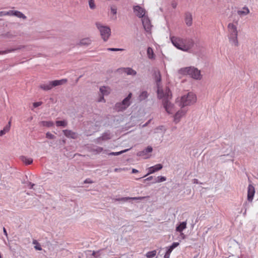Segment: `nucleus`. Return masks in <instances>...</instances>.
<instances>
[{"instance_id":"obj_1","label":"nucleus","mask_w":258,"mask_h":258,"mask_svg":"<svg viewBox=\"0 0 258 258\" xmlns=\"http://www.w3.org/2000/svg\"><path fill=\"white\" fill-rule=\"evenodd\" d=\"M156 81L158 85V97L163 99V105L166 111L168 114H172L175 110L174 105L170 101L172 98V94L170 90L166 88L164 91L159 87L158 83L161 81V76L159 72L156 76Z\"/></svg>"},{"instance_id":"obj_2","label":"nucleus","mask_w":258,"mask_h":258,"mask_svg":"<svg viewBox=\"0 0 258 258\" xmlns=\"http://www.w3.org/2000/svg\"><path fill=\"white\" fill-rule=\"evenodd\" d=\"M170 40L175 47L185 51L190 49L194 44L192 39H183L179 37L171 36Z\"/></svg>"},{"instance_id":"obj_3","label":"nucleus","mask_w":258,"mask_h":258,"mask_svg":"<svg viewBox=\"0 0 258 258\" xmlns=\"http://www.w3.org/2000/svg\"><path fill=\"white\" fill-rule=\"evenodd\" d=\"M197 97L195 94L191 92L182 96L180 99L179 106L183 108L184 106L190 105L196 102Z\"/></svg>"},{"instance_id":"obj_4","label":"nucleus","mask_w":258,"mask_h":258,"mask_svg":"<svg viewBox=\"0 0 258 258\" xmlns=\"http://www.w3.org/2000/svg\"><path fill=\"white\" fill-rule=\"evenodd\" d=\"M180 74L184 75H189L191 77L195 79H200V71L194 67H186L181 68L179 70Z\"/></svg>"},{"instance_id":"obj_5","label":"nucleus","mask_w":258,"mask_h":258,"mask_svg":"<svg viewBox=\"0 0 258 258\" xmlns=\"http://www.w3.org/2000/svg\"><path fill=\"white\" fill-rule=\"evenodd\" d=\"M228 29L229 33V39L232 41L235 46H238L237 30L236 26L230 23L228 26Z\"/></svg>"},{"instance_id":"obj_6","label":"nucleus","mask_w":258,"mask_h":258,"mask_svg":"<svg viewBox=\"0 0 258 258\" xmlns=\"http://www.w3.org/2000/svg\"><path fill=\"white\" fill-rule=\"evenodd\" d=\"M132 94L130 93L121 103H116L115 106V109L117 111H121L125 110L126 108H127L131 104L130 100L132 98Z\"/></svg>"},{"instance_id":"obj_7","label":"nucleus","mask_w":258,"mask_h":258,"mask_svg":"<svg viewBox=\"0 0 258 258\" xmlns=\"http://www.w3.org/2000/svg\"><path fill=\"white\" fill-rule=\"evenodd\" d=\"M96 26L100 32L102 38L104 41H106L110 35V29L107 27L101 26L99 23H96Z\"/></svg>"},{"instance_id":"obj_8","label":"nucleus","mask_w":258,"mask_h":258,"mask_svg":"<svg viewBox=\"0 0 258 258\" xmlns=\"http://www.w3.org/2000/svg\"><path fill=\"white\" fill-rule=\"evenodd\" d=\"M142 24L144 26V28L145 31L149 33H151V29L152 28V25H151V21L149 19L148 16L146 17H144L142 19Z\"/></svg>"},{"instance_id":"obj_9","label":"nucleus","mask_w":258,"mask_h":258,"mask_svg":"<svg viewBox=\"0 0 258 258\" xmlns=\"http://www.w3.org/2000/svg\"><path fill=\"white\" fill-rule=\"evenodd\" d=\"M133 9L137 16L139 18H143L144 17H146L147 16L146 15V11L145 9L140 6H135Z\"/></svg>"},{"instance_id":"obj_10","label":"nucleus","mask_w":258,"mask_h":258,"mask_svg":"<svg viewBox=\"0 0 258 258\" xmlns=\"http://www.w3.org/2000/svg\"><path fill=\"white\" fill-rule=\"evenodd\" d=\"M186 112V110L184 109H181L178 111L174 116V121L177 123L179 121L180 118L183 116Z\"/></svg>"},{"instance_id":"obj_11","label":"nucleus","mask_w":258,"mask_h":258,"mask_svg":"<svg viewBox=\"0 0 258 258\" xmlns=\"http://www.w3.org/2000/svg\"><path fill=\"white\" fill-rule=\"evenodd\" d=\"M178 242H173L171 246L167 247V251L164 255V258H170V254L174 248L179 245Z\"/></svg>"},{"instance_id":"obj_12","label":"nucleus","mask_w":258,"mask_h":258,"mask_svg":"<svg viewBox=\"0 0 258 258\" xmlns=\"http://www.w3.org/2000/svg\"><path fill=\"white\" fill-rule=\"evenodd\" d=\"M255 193L254 187L251 184L248 185V193H247V200L249 202H251L253 200V197Z\"/></svg>"},{"instance_id":"obj_13","label":"nucleus","mask_w":258,"mask_h":258,"mask_svg":"<svg viewBox=\"0 0 258 258\" xmlns=\"http://www.w3.org/2000/svg\"><path fill=\"white\" fill-rule=\"evenodd\" d=\"M163 167V166L161 164H158L155 165V166L149 167L148 170V173L147 175L152 174L154 173L156 171H159L161 170Z\"/></svg>"},{"instance_id":"obj_14","label":"nucleus","mask_w":258,"mask_h":258,"mask_svg":"<svg viewBox=\"0 0 258 258\" xmlns=\"http://www.w3.org/2000/svg\"><path fill=\"white\" fill-rule=\"evenodd\" d=\"M100 91L103 96L107 95L109 94L110 89L109 88L107 87H102L100 88ZM104 100L103 96L100 97V98L98 100L99 102H101Z\"/></svg>"},{"instance_id":"obj_15","label":"nucleus","mask_w":258,"mask_h":258,"mask_svg":"<svg viewBox=\"0 0 258 258\" xmlns=\"http://www.w3.org/2000/svg\"><path fill=\"white\" fill-rule=\"evenodd\" d=\"M63 132L64 135L68 138H70L74 139H76L77 138V134L76 133L73 132L70 130H63Z\"/></svg>"},{"instance_id":"obj_16","label":"nucleus","mask_w":258,"mask_h":258,"mask_svg":"<svg viewBox=\"0 0 258 258\" xmlns=\"http://www.w3.org/2000/svg\"><path fill=\"white\" fill-rule=\"evenodd\" d=\"M68 80L66 79H63L60 80H54L50 81L52 85V87H55L57 86L61 85L67 82Z\"/></svg>"},{"instance_id":"obj_17","label":"nucleus","mask_w":258,"mask_h":258,"mask_svg":"<svg viewBox=\"0 0 258 258\" xmlns=\"http://www.w3.org/2000/svg\"><path fill=\"white\" fill-rule=\"evenodd\" d=\"M185 22L188 26H190L192 24V17L190 13H187L185 15Z\"/></svg>"},{"instance_id":"obj_18","label":"nucleus","mask_w":258,"mask_h":258,"mask_svg":"<svg viewBox=\"0 0 258 258\" xmlns=\"http://www.w3.org/2000/svg\"><path fill=\"white\" fill-rule=\"evenodd\" d=\"M21 160L26 165H30L32 163L33 159L26 156H22L20 157Z\"/></svg>"},{"instance_id":"obj_19","label":"nucleus","mask_w":258,"mask_h":258,"mask_svg":"<svg viewBox=\"0 0 258 258\" xmlns=\"http://www.w3.org/2000/svg\"><path fill=\"white\" fill-rule=\"evenodd\" d=\"M39 87L45 91H48L52 88L51 82L50 81L48 83L41 84Z\"/></svg>"},{"instance_id":"obj_20","label":"nucleus","mask_w":258,"mask_h":258,"mask_svg":"<svg viewBox=\"0 0 258 258\" xmlns=\"http://www.w3.org/2000/svg\"><path fill=\"white\" fill-rule=\"evenodd\" d=\"M186 228V222H182L177 226L176 228V230L178 232H181L184 229Z\"/></svg>"},{"instance_id":"obj_21","label":"nucleus","mask_w":258,"mask_h":258,"mask_svg":"<svg viewBox=\"0 0 258 258\" xmlns=\"http://www.w3.org/2000/svg\"><path fill=\"white\" fill-rule=\"evenodd\" d=\"M91 42V41L89 38H85L81 40L79 43V45L82 46H87L89 45Z\"/></svg>"},{"instance_id":"obj_22","label":"nucleus","mask_w":258,"mask_h":258,"mask_svg":"<svg viewBox=\"0 0 258 258\" xmlns=\"http://www.w3.org/2000/svg\"><path fill=\"white\" fill-rule=\"evenodd\" d=\"M123 71L128 75L135 76L137 74L136 71L130 68H124Z\"/></svg>"},{"instance_id":"obj_23","label":"nucleus","mask_w":258,"mask_h":258,"mask_svg":"<svg viewBox=\"0 0 258 258\" xmlns=\"http://www.w3.org/2000/svg\"><path fill=\"white\" fill-rule=\"evenodd\" d=\"M148 96V94L147 91H142L139 96V100L141 101L145 100Z\"/></svg>"},{"instance_id":"obj_24","label":"nucleus","mask_w":258,"mask_h":258,"mask_svg":"<svg viewBox=\"0 0 258 258\" xmlns=\"http://www.w3.org/2000/svg\"><path fill=\"white\" fill-rule=\"evenodd\" d=\"M40 124L41 126L50 127L54 125V123L51 121H42L40 122Z\"/></svg>"},{"instance_id":"obj_25","label":"nucleus","mask_w":258,"mask_h":258,"mask_svg":"<svg viewBox=\"0 0 258 258\" xmlns=\"http://www.w3.org/2000/svg\"><path fill=\"white\" fill-rule=\"evenodd\" d=\"M149 198V196H147V197H134V198H130V197H126V198H123L122 199H121L120 200H121V201H127L129 199H132V200H143L144 199H146V198Z\"/></svg>"},{"instance_id":"obj_26","label":"nucleus","mask_w":258,"mask_h":258,"mask_svg":"<svg viewBox=\"0 0 258 258\" xmlns=\"http://www.w3.org/2000/svg\"><path fill=\"white\" fill-rule=\"evenodd\" d=\"M147 55L149 59H154L155 58V54L153 52V49L151 47H148L147 49Z\"/></svg>"},{"instance_id":"obj_27","label":"nucleus","mask_w":258,"mask_h":258,"mask_svg":"<svg viewBox=\"0 0 258 258\" xmlns=\"http://www.w3.org/2000/svg\"><path fill=\"white\" fill-rule=\"evenodd\" d=\"M14 16H16L19 18H22L23 19H26V17L21 12L18 11H15Z\"/></svg>"},{"instance_id":"obj_28","label":"nucleus","mask_w":258,"mask_h":258,"mask_svg":"<svg viewBox=\"0 0 258 258\" xmlns=\"http://www.w3.org/2000/svg\"><path fill=\"white\" fill-rule=\"evenodd\" d=\"M249 13L248 9L246 7H244L243 10L238 11L237 13L239 15H246Z\"/></svg>"},{"instance_id":"obj_29","label":"nucleus","mask_w":258,"mask_h":258,"mask_svg":"<svg viewBox=\"0 0 258 258\" xmlns=\"http://www.w3.org/2000/svg\"><path fill=\"white\" fill-rule=\"evenodd\" d=\"M137 155L138 156L143 157L145 159H147V158H149L150 157V156L147 155V153L145 152V150L139 152L137 153Z\"/></svg>"},{"instance_id":"obj_30","label":"nucleus","mask_w":258,"mask_h":258,"mask_svg":"<svg viewBox=\"0 0 258 258\" xmlns=\"http://www.w3.org/2000/svg\"><path fill=\"white\" fill-rule=\"evenodd\" d=\"M166 178L164 176H159L155 178V180L153 183L161 182L165 181Z\"/></svg>"},{"instance_id":"obj_31","label":"nucleus","mask_w":258,"mask_h":258,"mask_svg":"<svg viewBox=\"0 0 258 258\" xmlns=\"http://www.w3.org/2000/svg\"><path fill=\"white\" fill-rule=\"evenodd\" d=\"M156 251L153 250V251L148 252L146 254V256L148 258H153L156 255Z\"/></svg>"},{"instance_id":"obj_32","label":"nucleus","mask_w":258,"mask_h":258,"mask_svg":"<svg viewBox=\"0 0 258 258\" xmlns=\"http://www.w3.org/2000/svg\"><path fill=\"white\" fill-rule=\"evenodd\" d=\"M56 126H66L67 125V121H64V120H62V121H56Z\"/></svg>"},{"instance_id":"obj_33","label":"nucleus","mask_w":258,"mask_h":258,"mask_svg":"<svg viewBox=\"0 0 258 258\" xmlns=\"http://www.w3.org/2000/svg\"><path fill=\"white\" fill-rule=\"evenodd\" d=\"M129 149H126V150H122V151H119V152H111L109 154V155H113V156H117V155H120L123 153H125L126 152V151H127Z\"/></svg>"},{"instance_id":"obj_34","label":"nucleus","mask_w":258,"mask_h":258,"mask_svg":"<svg viewBox=\"0 0 258 258\" xmlns=\"http://www.w3.org/2000/svg\"><path fill=\"white\" fill-rule=\"evenodd\" d=\"M33 243L35 245L34 246V248H35V249L38 250H42L41 245L36 240H33Z\"/></svg>"},{"instance_id":"obj_35","label":"nucleus","mask_w":258,"mask_h":258,"mask_svg":"<svg viewBox=\"0 0 258 258\" xmlns=\"http://www.w3.org/2000/svg\"><path fill=\"white\" fill-rule=\"evenodd\" d=\"M11 121L10 120L8 122V124L3 129V130L5 132V133H8L10 131V127H11Z\"/></svg>"},{"instance_id":"obj_36","label":"nucleus","mask_w":258,"mask_h":258,"mask_svg":"<svg viewBox=\"0 0 258 258\" xmlns=\"http://www.w3.org/2000/svg\"><path fill=\"white\" fill-rule=\"evenodd\" d=\"M89 5L90 9H94L95 8V4L94 0H90L89 1Z\"/></svg>"},{"instance_id":"obj_37","label":"nucleus","mask_w":258,"mask_h":258,"mask_svg":"<svg viewBox=\"0 0 258 258\" xmlns=\"http://www.w3.org/2000/svg\"><path fill=\"white\" fill-rule=\"evenodd\" d=\"M46 138L52 139H54V136L50 133H47L46 134Z\"/></svg>"},{"instance_id":"obj_38","label":"nucleus","mask_w":258,"mask_h":258,"mask_svg":"<svg viewBox=\"0 0 258 258\" xmlns=\"http://www.w3.org/2000/svg\"><path fill=\"white\" fill-rule=\"evenodd\" d=\"M15 11L10 10L8 12H6V16H14Z\"/></svg>"},{"instance_id":"obj_39","label":"nucleus","mask_w":258,"mask_h":258,"mask_svg":"<svg viewBox=\"0 0 258 258\" xmlns=\"http://www.w3.org/2000/svg\"><path fill=\"white\" fill-rule=\"evenodd\" d=\"M146 153H151L152 152L153 149L151 147L148 146L146 149L144 150Z\"/></svg>"},{"instance_id":"obj_40","label":"nucleus","mask_w":258,"mask_h":258,"mask_svg":"<svg viewBox=\"0 0 258 258\" xmlns=\"http://www.w3.org/2000/svg\"><path fill=\"white\" fill-rule=\"evenodd\" d=\"M146 153H151L152 152L153 149L151 147L148 146L146 149L144 150Z\"/></svg>"},{"instance_id":"obj_41","label":"nucleus","mask_w":258,"mask_h":258,"mask_svg":"<svg viewBox=\"0 0 258 258\" xmlns=\"http://www.w3.org/2000/svg\"><path fill=\"white\" fill-rule=\"evenodd\" d=\"M100 251H93L92 252V255H93L95 257H97L100 256Z\"/></svg>"},{"instance_id":"obj_42","label":"nucleus","mask_w":258,"mask_h":258,"mask_svg":"<svg viewBox=\"0 0 258 258\" xmlns=\"http://www.w3.org/2000/svg\"><path fill=\"white\" fill-rule=\"evenodd\" d=\"M111 13L113 15H116L117 13V9L115 7H111Z\"/></svg>"},{"instance_id":"obj_43","label":"nucleus","mask_w":258,"mask_h":258,"mask_svg":"<svg viewBox=\"0 0 258 258\" xmlns=\"http://www.w3.org/2000/svg\"><path fill=\"white\" fill-rule=\"evenodd\" d=\"M108 50H109V51H122L123 50L122 49H120V48H108L107 49Z\"/></svg>"},{"instance_id":"obj_44","label":"nucleus","mask_w":258,"mask_h":258,"mask_svg":"<svg viewBox=\"0 0 258 258\" xmlns=\"http://www.w3.org/2000/svg\"><path fill=\"white\" fill-rule=\"evenodd\" d=\"M42 104V102H37L33 103V106L34 107H37Z\"/></svg>"},{"instance_id":"obj_45","label":"nucleus","mask_w":258,"mask_h":258,"mask_svg":"<svg viewBox=\"0 0 258 258\" xmlns=\"http://www.w3.org/2000/svg\"><path fill=\"white\" fill-rule=\"evenodd\" d=\"M97 153H100L103 151V148L102 147H97L95 150Z\"/></svg>"},{"instance_id":"obj_46","label":"nucleus","mask_w":258,"mask_h":258,"mask_svg":"<svg viewBox=\"0 0 258 258\" xmlns=\"http://www.w3.org/2000/svg\"><path fill=\"white\" fill-rule=\"evenodd\" d=\"M6 16V12L2 11L0 12V17Z\"/></svg>"},{"instance_id":"obj_47","label":"nucleus","mask_w":258,"mask_h":258,"mask_svg":"<svg viewBox=\"0 0 258 258\" xmlns=\"http://www.w3.org/2000/svg\"><path fill=\"white\" fill-rule=\"evenodd\" d=\"M6 133L3 130L0 131V136H2L5 135Z\"/></svg>"},{"instance_id":"obj_48","label":"nucleus","mask_w":258,"mask_h":258,"mask_svg":"<svg viewBox=\"0 0 258 258\" xmlns=\"http://www.w3.org/2000/svg\"><path fill=\"white\" fill-rule=\"evenodd\" d=\"M124 169H121V168H115L114 169L115 172H118L119 171L123 170Z\"/></svg>"},{"instance_id":"obj_49","label":"nucleus","mask_w":258,"mask_h":258,"mask_svg":"<svg viewBox=\"0 0 258 258\" xmlns=\"http://www.w3.org/2000/svg\"><path fill=\"white\" fill-rule=\"evenodd\" d=\"M3 231H4V233L5 234V235L7 236V235H8L6 229V228L5 227L3 228Z\"/></svg>"},{"instance_id":"obj_50","label":"nucleus","mask_w":258,"mask_h":258,"mask_svg":"<svg viewBox=\"0 0 258 258\" xmlns=\"http://www.w3.org/2000/svg\"><path fill=\"white\" fill-rule=\"evenodd\" d=\"M138 172V170L136 169H132V173H136Z\"/></svg>"},{"instance_id":"obj_51","label":"nucleus","mask_w":258,"mask_h":258,"mask_svg":"<svg viewBox=\"0 0 258 258\" xmlns=\"http://www.w3.org/2000/svg\"><path fill=\"white\" fill-rule=\"evenodd\" d=\"M11 51L10 50H9V51H3V52H0V54H4V53H6L7 52H11Z\"/></svg>"},{"instance_id":"obj_52","label":"nucleus","mask_w":258,"mask_h":258,"mask_svg":"<svg viewBox=\"0 0 258 258\" xmlns=\"http://www.w3.org/2000/svg\"><path fill=\"white\" fill-rule=\"evenodd\" d=\"M152 178H153V176H150V177H148L146 180H151V179H152Z\"/></svg>"},{"instance_id":"obj_53","label":"nucleus","mask_w":258,"mask_h":258,"mask_svg":"<svg viewBox=\"0 0 258 258\" xmlns=\"http://www.w3.org/2000/svg\"><path fill=\"white\" fill-rule=\"evenodd\" d=\"M85 183H91L92 182L90 181H89L88 179H86L85 181Z\"/></svg>"},{"instance_id":"obj_54","label":"nucleus","mask_w":258,"mask_h":258,"mask_svg":"<svg viewBox=\"0 0 258 258\" xmlns=\"http://www.w3.org/2000/svg\"><path fill=\"white\" fill-rule=\"evenodd\" d=\"M175 5H173V8H175Z\"/></svg>"},{"instance_id":"obj_55","label":"nucleus","mask_w":258,"mask_h":258,"mask_svg":"<svg viewBox=\"0 0 258 258\" xmlns=\"http://www.w3.org/2000/svg\"><path fill=\"white\" fill-rule=\"evenodd\" d=\"M175 5H173V8H175Z\"/></svg>"}]
</instances>
